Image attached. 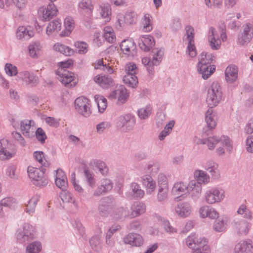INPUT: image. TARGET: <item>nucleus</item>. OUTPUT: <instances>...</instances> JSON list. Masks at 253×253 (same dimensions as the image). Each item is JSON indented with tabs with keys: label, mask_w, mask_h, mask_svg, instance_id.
<instances>
[{
	"label": "nucleus",
	"mask_w": 253,
	"mask_h": 253,
	"mask_svg": "<svg viewBox=\"0 0 253 253\" xmlns=\"http://www.w3.org/2000/svg\"><path fill=\"white\" fill-rule=\"evenodd\" d=\"M45 169H41L32 166H29L27 169V172L29 177L32 183L40 187H43L47 185L48 180L45 174Z\"/></svg>",
	"instance_id": "obj_1"
},
{
	"label": "nucleus",
	"mask_w": 253,
	"mask_h": 253,
	"mask_svg": "<svg viewBox=\"0 0 253 253\" xmlns=\"http://www.w3.org/2000/svg\"><path fill=\"white\" fill-rule=\"evenodd\" d=\"M201 141L203 144H206L210 150H213L217 144L224 147L229 152L232 150V142L227 136L223 135L220 137L216 136H211L202 140Z\"/></svg>",
	"instance_id": "obj_2"
},
{
	"label": "nucleus",
	"mask_w": 253,
	"mask_h": 253,
	"mask_svg": "<svg viewBox=\"0 0 253 253\" xmlns=\"http://www.w3.org/2000/svg\"><path fill=\"white\" fill-rule=\"evenodd\" d=\"M225 197L224 190L219 187L210 188L206 190L204 194V200L209 205H213L221 202Z\"/></svg>",
	"instance_id": "obj_3"
},
{
	"label": "nucleus",
	"mask_w": 253,
	"mask_h": 253,
	"mask_svg": "<svg viewBox=\"0 0 253 253\" xmlns=\"http://www.w3.org/2000/svg\"><path fill=\"white\" fill-rule=\"evenodd\" d=\"M16 235L19 242L27 243L36 238V230L32 225L24 223L17 230Z\"/></svg>",
	"instance_id": "obj_4"
},
{
	"label": "nucleus",
	"mask_w": 253,
	"mask_h": 253,
	"mask_svg": "<svg viewBox=\"0 0 253 253\" xmlns=\"http://www.w3.org/2000/svg\"><path fill=\"white\" fill-rule=\"evenodd\" d=\"M222 91L219 84L213 82L208 89L206 101L210 107L212 108L216 106L221 99Z\"/></svg>",
	"instance_id": "obj_5"
},
{
	"label": "nucleus",
	"mask_w": 253,
	"mask_h": 253,
	"mask_svg": "<svg viewBox=\"0 0 253 253\" xmlns=\"http://www.w3.org/2000/svg\"><path fill=\"white\" fill-rule=\"evenodd\" d=\"M135 124L134 117L131 114L119 116L116 120L117 127L123 131L127 132L132 129Z\"/></svg>",
	"instance_id": "obj_6"
},
{
	"label": "nucleus",
	"mask_w": 253,
	"mask_h": 253,
	"mask_svg": "<svg viewBox=\"0 0 253 253\" xmlns=\"http://www.w3.org/2000/svg\"><path fill=\"white\" fill-rule=\"evenodd\" d=\"M253 38V29L250 23H247L242 27L238 35L237 43L242 46H246Z\"/></svg>",
	"instance_id": "obj_7"
},
{
	"label": "nucleus",
	"mask_w": 253,
	"mask_h": 253,
	"mask_svg": "<svg viewBox=\"0 0 253 253\" xmlns=\"http://www.w3.org/2000/svg\"><path fill=\"white\" fill-rule=\"evenodd\" d=\"M56 74L58 80L65 86L72 87L76 84L77 81L73 73L65 69L59 68Z\"/></svg>",
	"instance_id": "obj_8"
},
{
	"label": "nucleus",
	"mask_w": 253,
	"mask_h": 253,
	"mask_svg": "<svg viewBox=\"0 0 253 253\" xmlns=\"http://www.w3.org/2000/svg\"><path fill=\"white\" fill-rule=\"evenodd\" d=\"M75 108L77 112L85 117H89L91 111L90 101L86 98L81 96L75 101Z\"/></svg>",
	"instance_id": "obj_9"
},
{
	"label": "nucleus",
	"mask_w": 253,
	"mask_h": 253,
	"mask_svg": "<svg viewBox=\"0 0 253 253\" xmlns=\"http://www.w3.org/2000/svg\"><path fill=\"white\" fill-rule=\"evenodd\" d=\"M251 224L245 219H240L234 220L233 227L234 231L240 236H246L249 233Z\"/></svg>",
	"instance_id": "obj_10"
},
{
	"label": "nucleus",
	"mask_w": 253,
	"mask_h": 253,
	"mask_svg": "<svg viewBox=\"0 0 253 253\" xmlns=\"http://www.w3.org/2000/svg\"><path fill=\"white\" fill-rule=\"evenodd\" d=\"M208 41L211 48L212 50H217L220 48L221 41L217 30L213 27H211L208 35Z\"/></svg>",
	"instance_id": "obj_11"
},
{
	"label": "nucleus",
	"mask_w": 253,
	"mask_h": 253,
	"mask_svg": "<svg viewBox=\"0 0 253 253\" xmlns=\"http://www.w3.org/2000/svg\"><path fill=\"white\" fill-rule=\"evenodd\" d=\"M128 96L126 89L123 85H120L116 89L112 91L108 98L111 99L118 98L119 102L125 103Z\"/></svg>",
	"instance_id": "obj_12"
},
{
	"label": "nucleus",
	"mask_w": 253,
	"mask_h": 253,
	"mask_svg": "<svg viewBox=\"0 0 253 253\" xmlns=\"http://www.w3.org/2000/svg\"><path fill=\"white\" fill-rule=\"evenodd\" d=\"M17 78L22 80L27 85L35 86L39 83L38 77L33 73L24 71L18 73Z\"/></svg>",
	"instance_id": "obj_13"
},
{
	"label": "nucleus",
	"mask_w": 253,
	"mask_h": 253,
	"mask_svg": "<svg viewBox=\"0 0 253 253\" xmlns=\"http://www.w3.org/2000/svg\"><path fill=\"white\" fill-rule=\"evenodd\" d=\"M120 47L123 52L127 56L133 57L136 53V45L131 39L123 41L120 44Z\"/></svg>",
	"instance_id": "obj_14"
},
{
	"label": "nucleus",
	"mask_w": 253,
	"mask_h": 253,
	"mask_svg": "<svg viewBox=\"0 0 253 253\" xmlns=\"http://www.w3.org/2000/svg\"><path fill=\"white\" fill-rule=\"evenodd\" d=\"M11 145L7 139H2L0 140V159L5 160L12 157V153L10 151Z\"/></svg>",
	"instance_id": "obj_15"
},
{
	"label": "nucleus",
	"mask_w": 253,
	"mask_h": 253,
	"mask_svg": "<svg viewBox=\"0 0 253 253\" xmlns=\"http://www.w3.org/2000/svg\"><path fill=\"white\" fill-rule=\"evenodd\" d=\"M174 211L178 216L185 218L189 216L191 213L192 207L188 203H179L174 207Z\"/></svg>",
	"instance_id": "obj_16"
},
{
	"label": "nucleus",
	"mask_w": 253,
	"mask_h": 253,
	"mask_svg": "<svg viewBox=\"0 0 253 253\" xmlns=\"http://www.w3.org/2000/svg\"><path fill=\"white\" fill-rule=\"evenodd\" d=\"M113 187V183L108 178H104L101 180L100 185L94 190L93 196H99L110 191Z\"/></svg>",
	"instance_id": "obj_17"
},
{
	"label": "nucleus",
	"mask_w": 253,
	"mask_h": 253,
	"mask_svg": "<svg viewBox=\"0 0 253 253\" xmlns=\"http://www.w3.org/2000/svg\"><path fill=\"white\" fill-rule=\"evenodd\" d=\"M93 81L103 88H109L113 86L114 84V82L111 77L103 74L95 76L93 78Z\"/></svg>",
	"instance_id": "obj_18"
},
{
	"label": "nucleus",
	"mask_w": 253,
	"mask_h": 253,
	"mask_svg": "<svg viewBox=\"0 0 253 253\" xmlns=\"http://www.w3.org/2000/svg\"><path fill=\"white\" fill-rule=\"evenodd\" d=\"M35 123L32 120H24L20 122V130L25 136L30 137L35 129Z\"/></svg>",
	"instance_id": "obj_19"
},
{
	"label": "nucleus",
	"mask_w": 253,
	"mask_h": 253,
	"mask_svg": "<svg viewBox=\"0 0 253 253\" xmlns=\"http://www.w3.org/2000/svg\"><path fill=\"white\" fill-rule=\"evenodd\" d=\"M141 182L147 195H151L154 193L156 188V183L150 175H144L142 176Z\"/></svg>",
	"instance_id": "obj_20"
},
{
	"label": "nucleus",
	"mask_w": 253,
	"mask_h": 253,
	"mask_svg": "<svg viewBox=\"0 0 253 253\" xmlns=\"http://www.w3.org/2000/svg\"><path fill=\"white\" fill-rule=\"evenodd\" d=\"M125 244H129L134 247H140L144 242L142 237L139 234L130 233L124 238Z\"/></svg>",
	"instance_id": "obj_21"
},
{
	"label": "nucleus",
	"mask_w": 253,
	"mask_h": 253,
	"mask_svg": "<svg viewBox=\"0 0 253 253\" xmlns=\"http://www.w3.org/2000/svg\"><path fill=\"white\" fill-rule=\"evenodd\" d=\"M199 212L201 217L203 218L209 217L211 219H215L219 216L217 211L214 208L208 205H204L200 207Z\"/></svg>",
	"instance_id": "obj_22"
},
{
	"label": "nucleus",
	"mask_w": 253,
	"mask_h": 253,
	"mask_svg": "<svg viewBox=\"0 0 253 253\" xmlns=\"http://www.w3.org/2000/svg\"><path fill=\"white\" fill-rule=\"evenodd\" d=\"M253 246L250 241H241L234 248V253H253Z\"/></svg>",
	"instance_id": "obj_23"
},
{
	"label": "nucleus",
	"mask_w": 253,
	"mask_h": 253,
	"mask_svg": "<svg viewBox=\"0 0 253 253\" xmlns=\"http://www.w3.org/2000/svg\"><path fill=\"white\" fill-rule=\"evenodd\" d=\"M205 169L211 174L212 178L217 179L220 177V171L218 165L212 161H209L204 165Z\"/></svg>",
	"instance_id": "obj_24"
},
{
	"label": "nucleus",
	"mask_w": 253,
	"mask_h": 253,
	"mask_svg": "<svg viewBox=\"0 0 253 253\" xmlns=\"http://www.w3.org/2000/svg\"><path fill=\"white\" fill-rule=\"evenodd\" d=\"M204 242H207V240L195 234L188 236L185 240L186 246L193 250L199 247L201 243L204 244Z\"/></svg>",
	"instance_id": "obj_25"
},
{
	"label": "nucleus",
	"mask_w": 253,
	"mask_h": 253,
	"mask_svg": "<svg viewBox=\"0 0 253 253\" xmlns=\"http://www.w3.org/2000/svg\"><path fill=\"white\" fill-rule=\"evenodd\" d=\"M146 211L145 205L141 202H134L130 208V218L138 216L141 214L144 213Z\"/></svg>",
	"instance_id": "obj_26"
},
{
	"label": "nucleus",
	"mask_w": 253,
	"mask_h": 253,
	"mask_svg": "<svg viewBox=\"0 0 253 253\" xmlns=\"http://www.w3.org/2000/svg\"><path fill=\"white\" fill-rule=\"evenodd\" d=\"M34 35V32L29 26H20L17 29L16 36L18 39H29Z\"/></svg>",
	"instance_id": "obj_27"
},
{
	"label": "nucleus",
	"mask_w": 253,
	"mask_h": 253,
	"mask_svg": "<svg viewBox=\"0 0 253 253\" xmlns=\"http://www.w3.org/2000/svg\"><path fill=\"white\" fill-rule=\"evenodd\" d=\"M225 79L230 83L234 82L238 77V68L235 65H229L226 69Z\"/></svg>",
	"instance_id": "obj_28"
},
{
	"label": "nucleus",
	"mask_w": 253,
	"mask_h": 253,
	"mask_svg": "<svg viewBox=\"0 0 253 253\" xmlns=\"http://www.w3.org/2000/svg\"><path fill=\"white\" fill-rule=\"evenodd\" d=\"M197 70L199 74L204 80L209 78L215 70V66L197 65Z\"/></svg>",
	"instance_id": "obj_29"
},
{
	"label": "nucleus",
	"mask_w": 253,
	"mask_h": 253,
	"mask_svg": "<svg viewBox=\"0 0 253 253\" xmlns=\"http://www.w3.org/2000/svg\"><path fill=\"white\" fill-rule=\"evenodd\" d=\"M58 10L54 4L49 3L47 7L42 9V17L45 20H49L57 14Z\"/></svg>",
	"instance_id": "obj_30"
},
{
	"label": "nucleus",
	"mask_w": 253,
	"mask_h": 253,
	"mask_svg": "<svg viewBox=\"0 0 253 253\" xmlns=\"http://www.w3.org/2000/svg\"><path fill=\"white\" fill-rule=\"evenodd\" d=\"M205 120L209 128L212 129L216 126L217 117L216 113L213 111L212 108H210L206 112Z\"/></svg>",
	"instance_id": "obj_31"
},
{
	"label": "nucleus",
	"mask_w": 253,
	"mask_h": 253,
	"mask_svg": "<svg viewBox=\"0 0 253 253\" xmlns=\"http://www.w3.org/2000/svg\"><path fill=\"white\" fill-rule=\"evenodd\" d=\"M172 193L176 196H182L188 193L187 184L183 182H177L173 185L172 190Z\"/></svg>",
	"instance_id": "obj_32"
},
{
	"label": "nucleus",
	"mask_w": 253,
	"mask_h": 253,
	"mask_svg": "<svg viewBox=\"0 0 253 253\" xmlns=\"http://www.w3.org/2000/svg\"><path fill=\"white\" fill-rule=\"evenodd\" d=\"M194 176L196 180L201 184H207L210 182V177L207 173L202 170H196L194 173Z\"/></svg>",
	"instance_id": "obj_33"
},
{
	"label": "nucleus",
	"mask_w": 253,
	"mask_h": 253,
	"mask_svg": "<svg viewBox=\"0 0 253 253\" xmlns=\"http://www.w3.org/2000/svg\"><path fill=\"white\" fill-rule=\"evenodd\" d=\"M187 190L188 193L190 191H195L196 193L195 195L192 194V197L193 199H196L198 198L201 193L202 191V187L201 184L198 183V182L196 180H191L190 181L188 184H187Z\"/></svg>",
	"instance_id": "obj_34"
},
{
	"label": "nucleus",
	"mask_w": 253,
	"mask_h": 253,
	"mask_svg": "<svg viewBox=\"0 0 253 253\" xmlns=\"http://www.w3.org/2000/svg\"><path fill=\"white\" fill-rule=\"evenodd\" d=\"M28 49L30 57L37 58L41 55L42 45L39 42H36L29 45Z\"/></svg>",
	"instance_id": "obj_35"
},
{
	"label": "nucleus",
	"mask_w": 253,
	"mask_h": 253,
	"mask_svg": "<svg viewBox=\"0 0 253 253\" xmlns=\"http://www.w3.org/2000/svg\"><path fill=\"white\" fill-rule=\"evenodd\" d=\"M99 13L101 17L104 19L105 22H108L111 19V9L109 4L103 3L99 6Z\"/></svg>",
	"instance_id": "obj_36"
},
{
	"label": "nucleus",
	"mask_w": 253,
	"mask_h": 253,
	"mask_svg": "<svg viewBox=\"0 0 253 253\" xmlns=\"http://www.w3.org/2000/svg\"><path fill=\"white\" fill-rule=\"evenodd\" d=\"M164 53V49L163 48L160 49L154 48L151 53L152 59V63L155 66L158 65L162 60Z\"/></svg>",
	"instance_id": "obj_37"
},
{
	"label": "nucleus",
	"mask_w": 253,
	"mask_h": 253,
	"mask_svg": "<svg viewBox=\"0 0 253 253\" xmlns=\"http://www.w3.org/2000/svg\"><path fill=\"white\" fill-rule=\"evenodd\" d=\"M64 25L65 30L63 31L61 34V37L68 36L75 27V23L71 17H67L64 20Z\"/></svg>",
	"instance_id": "obj_38"
},
{
	"label": "nucleus",
	"mask_w": 253,
	"mask_h": 253,
	"mask_svg": "<svg viewBox=\"0 0 253 253\" xmlns=\"http://www.w3.org/2000/svg\"><path fill=\"white\" fill-rule=\"evenodd\" d=\"M130 195L132 198H142L144 191L140 188L139 185L135 182H132L130 186Z\"/></svg>",
	"instance_id": "obj_39"
},
{
	"label": "nucleus",
	"mask_w": 253,
	"mask_h": 253,
	"mask_svg": "<svg viewBox=\"0 0 253 253\" xmlns=\"http://www.w3.org/2000/svg\"><path fill=\"white\" fill-rule=\"evenodd\" d=\"M214 59V57L211 53L203 52L199 56L197 65H211Z\"/></svg>",
	"instance_id": "obj_40"
},
{
	"label": "nucleus",
	"mask_w": 253,
	"mask_h": 253,
	"mask_svg": "<svg viewBox=\"0 0 253 253\" xmlns=\"http://www.w3.org/2000/svg\"><path fill=\"white\" fill-rule=\"evenodd\" d=\"M61 28L60 20L56 19L50 22L46 28V33L48 36L51 35L54 31L58 32Z\"/></svg>",
	"instance_id": "obj_41"
},
{
	"label": "nucleus",
	"mask_w": 253,
	"mask_h": 253,
	"mask_svg": "<svg viewBox=\"0 0 253 253\" xmlns=\"http://www.w3.org/2000/svg\"><path fill=\"white\" fill-rule=\"evenodd\" d=\"M142 43H139L140 47L144 51H149L154 45V40L152 37L143 36L141 38Z\"/></svg>",
	"instance_id": "obj_42"
},
{
	"label": "nucleus",
	"mask_w": 253,
	"mask_h": 253,
	"mask_svg": "<svg viewBox=\"0 0 253 253\" xmlns=\"http://www.w3.org/2000/svg\"><path fill=\"white\" fill-rule=\"evenodd\" d=\"M53 49L56 51L59 52L66 56H71L74 53L73 49L59 42L54 45Z\"/></svg>",
	"instance_id": "obj_43"
},
{
	"label": "nucleus",
	"mask_w": 253,
	"mask_h": 253,
	"mask_svg": "<svg viewBox=\"0 0 253 253\" xmlns=\"http://www.w3.org/2000/svg\"><path fill=\"white\" fill-rule=\"evenodd\" d=\"M123 81L127 86L134 88L138 84V79L135 74H126L123 78Z\"/></svg>",
	"instance_id": "obj_44"
},
{
	"label": "nucleus",
	"mask_w": 253,
	"mask_h": 253,
	"mask_svg": "<svg viewBox=\"0 0 253 253\" xmlns=\"http://www.w3.org/2000/svg\"><path fill=\"white\" fill-rule=\"evenodd\" d=\"M169 189L165 186L164 188L159 187L157 194V200L159 202L164 203L168 199Z\"/></svg>",
	"instance_id": "obj_45"
},
{
	"label": "nucleus",
	"mask_w": 253,
	"mask_h": 253,
	"mask_svg": "<svg viewBox=\"0 0 253 253\" xmlns=\"http://www.w3.org/2000/svg\"><path fill=\"white\" fill-rule=\"evenodd\" d=\"M104 37L109 43H114L116 41V36L113 29L108 26L104 28Z\"/></svg>",
	"instance_id": "obj_46"
},
{
	"label": "nucleus",
	"mask_w": 253,
	"mask_h": 253,
	"mask_svg": "<svg viewBox=\"0 0 253 253\" xmlns=\"http://www.w3.org/2000/svg\"><path fill=\"white\" fill-rule=\"evenodd\" d=\"M39 196L34 195L29 201L26 205V212L29 214L32 213L35 211L36 205L39 201Z\"/></svg>",
	"instance_id": "obj_47"
},
{
	"label": "nucleus",
	"mask_w": 253,
	"mask_h": 253,
	"mask_svg": "<svg viewBox=\"0 0 253 253\" xmlns=\"http://www.w3.org/2000/svg\"><path fill=\"white\" fill-rule=\"evenodd\" d=\"M143 30L149 32L152 29V16L149 14H145L142 18Z\"/></svg>",
	"instance_id": "obj_48"
},
{
	"label": "nucleus",
	"mask_w": 253,
	"mask_h": 253,
	"mask_svg": "<svg viewBox=\"0 0 253 253\" xmlns=\"http://www.w3.org/2000/svg\"><path fill=\"white\" fill-rule=\"evenodd\" d=\"M84 175L87 184L91 188L94 187L96 185V180L93 172L89 169H85Z\"/></svg>",
	"instance_id": "obj_49"
},
{
	"label": "nucleus",
	"mask_w": 253,
	"mask_h": 253,
	"mask_svg": "<svg viewBox=\"0 0 253 253\" xmlns=\"http://www.w3.org/2000/svg\"><path fill=\"white\" fill-rule=\"evenodd\" d=\"M90 245L93 250L98 252L101 249V238L99 236L92 237L89 241Z\"/></svg>",
	"instance_id": "obj_50"
},
{
	"label": "nucleus",
	"mask_w": 253,
	"mask_h": 253,
	"mask_svg": "<svg viewBox=\"0 0 253 253\" xmlns=\"http://www.w3.org/2000/svg\"><path fill=\"white\" fill-rule=\"evenodd\" d=\"M94 99L97 104L98 110L100 112H103L107 107V100L103 96L95 95Z\"/></svg>",
	"instance_id": "obj_51"
},
{
	"label": "nucleus",
	"mask_w": 253,
	"mask_h": 253,
	"mask_svg": "<svg viewBox=\"0 0 253 253\" xmlns=\"http://www.w3.org/2000/svg\"><path fill=\"white\" fill-rule=\"evenodd\" d=\"M42 246L39 242L35 241L27 246L26 252L27 253H39L42 250Z\"/></svg>",
	"instance_id": "obj_52"
},
{
	"label": "nucleus",
	"mask_w": 253,
	"mask_h": 253,
	"mask_svg": "<svg viewBox=\"0 0 253 253\" xmlns=\"http://www.w3.org/2000/svg\"><path fill=\"white\" fill-rule=\"evenodd\" d=\"M95 166L103 176H106L109 172V169L103 161L98 160L95 163Z\"/></svg>",
	"instance_id": "obj_53"
},
{
	"label": "nucleus",
	"mask_w": 253,
	"mask_h": 253,
	"mask_svg": "<svg viewBox=\"0 0 253 253\" xmlns=\"http://www.w3.org/2000/svg\"><path fill=\"white\" fill-rule=\"evenodd\" d=\"M108 206L107 205L106 200L102 199L98 205V212L99 214L102 216H107L109 213Z\"/></svg>",
	"instance_id": "obj_54"
},
{
	"label": "nucleus",
	"mask_w": 253,
	"mask_h": 253,
	"mask_svg": "<svg viewBox=\"0 0 253 253\" xmlns=\"http://www.w3.org/2000/svg\"><path fill=\"white\" fill-rule=\"evenodd\" d=\"M0 202L4 207L10 209L14 208L17 204L16 200L13 197H10L2 199Z\"/></svg>",
	"instance_id": "obj_55"
},
{
	"label": "nucleus",
	"mask_w": 253,
	"mask_h": 253,
	"mask_svg": "<svg viewBox=\"0 0 253 253\" xmlns=\"http://www.w3.org/2000/svg\"><path fill=\"white\" fill-rule=\"evenodd\" d=\"M78 8L81 10H88L92 11L93 6L91 0H81L78 3Z\"/></svg>",
	"instance_id": "obj_56"
},
{
	"label": "nucleus",
	"mask_w": 253,
	"mask_h": 253,
	"mask_svg": "<svg viewBox=\"0 0 253 253\" xmlns=\"http://www.w3.org/2000/svg\"><path fill=\"white\" fill-rule=\"evenodd\" d=\"M159 168V163L155 162H150L146 166L145 170L148 173H154L157 172Z\"/></svg>",
	"instance_id": "obj_57"
},
{
	"label": "nucleus",
	"mask_w": 253,
	"mask_h": 253,
	"mask_svg": "<svg viewBox=\"0 0 253 253\" xmlns=\"http://www.w3.org/2000/svg\"><path fill=\"white\" fill-rule=\"evenodd\" d=\"M60 197L64 203H74L72 194L65 190H62L60 193Z\"/></svg>",
	"instance_id": "obj_58"
},
{
	"label": "nucleus",
	"mask_w": 253,
	"mask_h": 253,
	"mask_svg": "<svg viewBox=\"0 0 253 253\" xmlns=\"http://www.w3.org/2000/svg\"><path fill=\"white\" fill-rule=\"evenodd\" d=\"M203 243V244L201 243L199 247L193 251L192 253H211V250L208 245V242Z\"/></svg>",
	"instance_id": "obj_59"
},
{
	"label": "nucleus",
	"mask_w": 253,
	"mask_h": 253,
	"mask_svg": "<svg viewBox=\"0 0 253 253\" xmlns=\"http://www.w3.org/2000/svg\"><path fill=\"white\" fill-rule=\"evenodd\" d=\"M143 64L146 67L147 70L149 74H153L154 72V66H155L152 63V59L144 57L142 59Z\"/></svg>",
	"instance_id": "obj_60"
},
{
	"label": "nucleus",
	"mask_w": 253,
	"mask_h": 253,
	"mask_svg": "<svg viewBox=\"0 0 253 253\" xmlns=\"http://www.w3.org/2000/svg\"><path fill=\"white\" fill-rule=\"evenodd\" d=\"M186 52L188 55L192 58L194 57L197 55V52L195 46L194 41L188 42Z\"/></svg>",
	"instance_id": "obj_61"
},
{
	"label": "nucleus",
	"mask_w": 253,
	"mask_h": 253,
	"mask_svg": "<svg viewBox=\"0 0 253 253\" xmlns=\"http://www.w3.org/2000/svg\"><path fill=\"white\" fill-rule=\"evenodd\" d=\"M34 157L40 164L46 167L48 164L44 158V154L42 151H36L34 153Z\"/></svg>",
	"instance_id": "obj_62"
},
{
	"label": "nucleus",
	"mask_w": 253,
	"mask_h": 253,
	"mask_svg": "<svg viewBox=\"0 0 253 253\" xmlns=\"http://www.w3.org/2000/svg\"><path fill=\"white\" fill-rule=\"evenodd\" d=\"M151 113V108L149 106L142 108L138 111V115L141 119L147 118Z\"/></svg>",
	"instance_id": "obj_63"
},
{
	"label": "nucleus",
	"mask_w": 253,
	"mask_h": 253,
	"mask_svg": "<svg viewBox=\"0 0 253 253\" xmlns=\"http://www.w3.org/2000/svg\"><path fill=\"white\" fill-rule=\"evenodd\" d=\"M4 70L6 73L10 76H15L19 73L16 67L9 63L5 64Z\"/></svg>",
	"instance_id": "obj_64"
}]
</instances>
